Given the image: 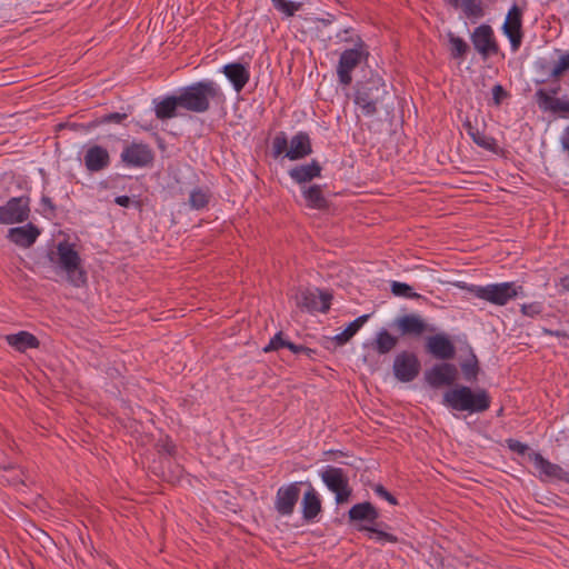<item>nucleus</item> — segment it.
<instances>
[{"mask_svg": "<svg viewBox=\"0 0 569 569\" xmlns=\"http://www.w3.org/2000/svg\"><path fill=\"white\" fill-rule=\"evenodd\" d=\"M335 21V16L331 13H327L325 18H317L316 22H319L323 26H329Z\"/></svg>", "mask_w": 569, "mask_h": 569, "instance_id": "864d4df0", "label": "nucleus"}, {"mask_svg": "<svg viewBox=\"0 0 569 569\" xmlns=\"http://www.w3.org/2000/svg\"><path fill=\"white\" fill-rule=\"evenodd\" d=\"M297 306L309 312L327 313L331 306L332 295L319 289H306L296 296Z\"/></svg>", "mask_w": 569, "mask_h": 569, "instance_id": "9d476101", "label": "nucleus"}, {"mask_svg": "<svg viewBox=\"0 0 569 569\" xmlns=\"http://www.w3.org/2000/svg\"><path fill=\"white\" fill-rule=\"evenodd\" d=\"M302 482H292L278 489L274 509L281 516H291L299 500Z\"/></svg>", "mask_w": 569, "mask_h": 569, "instance_id": "f8f14e48", "label": "nucleus"}, {"mask_svg": "<svg viewBox=\"0 0 569 569\" xmlns=\"http://www.w3.org/2000/svg\"><path fill=\"white\" fill-rule=\"evenodd\" d=\"M448 40L450 43V54L452 59H463L469 51L468 43L462 38L457 37L451 32L448 33Z\"/></svg>", "mask_w": 569, "mask_h": 569, "instance_id": "473e14b6", "label": "nucleus"}, {"mask_svg": "<svg viewBox=\"0 0 569 569\" xmlns=\"http://www.w3.org/2000/svg\"><path fill=\"white\" fill-rule=\"evenodd\" d=\"M59 266L67 273L68 281L74 287H81L87 281L86 271L81 267L79 253L68 242L58 244Z\"/></svg>", "mask_w": 569, "mask_h": 569, "instance_id": "423d86ee", "label": "nucleus"}, {"mask_svg": "<svg viewBox=\"0 0 569 569\" xmlns=\"http://www.w3.org/2000/svg\"><path fill=\"white\" fill-rule=\"evenodd\" d=\"M471 42L483 59L497 54L499 51L492 28L489 24L477 27L471 33Z\"/></svg>", "mask_w": 569, "mask_h": 569, "instance_id": "ddd939ff", "label": "nucleus"}, {"mask_svg": "<svg viewBox=\"0 0 569 569\" xmlns=\"http://www.w3.org/2000/svg\"><path fill=\"white\" fill-rule=\"evenodd\" d=\"M373 491L380 498L387 500L389 503L396 506L398 505V500L393 495H391L382 485H376L373 487Z\"/></svg>", "mask_w": 569, "mask_h": 569, "instance_id": "c03bdc74", "label": "nucleus"}, {"mask_svg": "<svg viewBox=\"0 0 569 569\" xmlns=\"http://www.w3.org/2000/svg\"><path fill=\"white\" fill-rule=\"evenodd\" d=\"M393 325L403 337L419 338L429 330L428 323L415 313L396 318Z\"/></svg>", "mask_w": 569, "mask_h": 569, "instance_id": "f3484780", "label": "nucleus"}, {"mask_svg": "<svg viewBox=\"0 0 569 569\" xmlns=\"http://www.w3.org/2000/svg\"><path fill=\"white\" fill-rule=\"evenodd\" d=\"M341 41L353 43V48L342 51L337 66L339 82L343 86H349L352 82V71L361 63L362 60L368 59L369 51L360 36H357L356 38H343Z\"/></svg>", "mask_w": 569, "mask_h": 569, "instance_id": "20e7f679", "label": "nucleus"}, {"mask_svg": "<svg viewBox=\"0 0 569 569\" xmlns=\"http://www.w3.org/2000/svg\"><path fill=\"white\" fill-rule=\"evenodd\" d=\"M502 415V408L498 411V416Z\"/></svg>", "mask_w": 569, "mask_h": 569, "instance_id": "680f3d73", "label": "nucleus"}, {"mask_svg": "<svg viewBox=\"0 0 569 569\" xmlns=\"http://www.w3.org/2000/svg\"><path fill=\"white\" fill-rule=\"evenodd\" d=\"M398 338L392 336L387 329L377 332L372 342L373 350L379 355H387L396 348Z\"/></svg>", "mask_w": 569, "mask_h": 569, "instance_id": "c85d7f7f", "label": "nucleus"}, {"mask_svg": "<svg viewBox=\"0 0 569 569\" xmlns=\"http://www.w3.org/2000/svg\"><path fill=\"white\" fill-rule=\"evenodd\" d=\"M370 315H362L355 319L352 322L348 325V327L340 333L333 337V340L338 346H343L347 343L357 332L358 330L368 321Z\"/></svg>", "mask_w": 569, "mask_h": 569, "instance_id": "7c9ffc66", "label": "nucleus"}, {"mask_svg": "<svg viewBox=\"0 0 569 569\" xmlns=\"http://www.w3.org/2000/svg\"><path fill=\"white\" fill-rule=\"evenodd\" d=\"M41 203L43 207L48 208L51 212H53L56 210V207H54L52 200L47 196H43L41 198Z\"/></svg>", "mask_w": 569, "mask_h": 569, "instance_id": "5fc2aeb1", "label": "nucleus"}, {"mask_svg": "<svg viewBox=\"0 0 569 569\" xmlns=\"http://www.w3.org/2000/svg\"><path fill=\"white\" fill-rule=\"evenodd\" d=\"M312 152L310 137L307 132L300 131L290 140V148L286 152V157L290 160H299L306 158Z\"/></svg>", "mask_w": 569, "mask_h": 569, "instance_id": "4be33fe9", "label": "nucleus"}, {"mask_svg": "<svg viewBox=\"0 0 569 569\" xmlns=\"http://www.w3.org/2000/svg\"><path fill=\"white\" fill-rule=\"evenodd\" d=\"M222 72L232 83V87L237 92H240L250 79L249 70L239 62L226 64Z\"/></svg>", "mask_w": 569, "mask_h": 569, "instance_id": "5701e85b", "label": "nucleus"}, {"mask_svg": "<svg viewBox=\"0 0 569 569\" xmlns=\"http://www.w3.org/2000/svg\"><path fill=\"white\" fill-rule=\"evenodd\" d=\"M522 9L518 4H513L506 17L502 26L503 33L510 40L513 50H518L522 40Z\"/></svg>", "mask_w": 569, "mask_h": 569, "instance_id": "4468645a", "label": "nucleus"}, {"mask_svg": "<svg viewBox=\"0 0 569 569\" xmlns=\"http://www.w3.org/2000/svg\"><path fill=\"white\" fill-rule=\"evenodd\" d=\"M543 310V307L540 302H531L521 305L520 311L523 316L535 318L539 316Z\"/></svg>", "mask_w": 569, "mask_h": 569, "instance_id": "37998d69", "label": "nucleus"}, {"mask_svg": "<svg viewBox=\"0 0 569 569\" xmlns=\"http://www.w3.org/2000/svg\"><path fill=\"white\" fill-rule=\"evenodd\" d=\"M507 91L503 89V87L501 84H496L493 88H492V96H493V101H495V104L499 106L501 103V100L507 97Z\"/></svg>", "mask_w": 569, "mask_h": 569, "instance_id": "de8ad7c7", "label": "nucleus"}, {"mask_svg": "<svg viewBox=\"0 0 569 569\" xmlns=\"http://www.w3.org/2000/svg\"><path fill=\"white\" fill-rule=\"evenodd\" d=\"M179 98L181 108L194 113H204L211 103L222 104L226 100L221 87L213 80H201L181 88Z\"/></svg>", "mask_w": 569, "mask_h": 569, "instance_id": "f257e3e1", "label": "nucleus"}, {"mask_svg": "<svg viewBox=\"0 0 569 569\" xmlns=\"http://www.w3.org/2000/svg\"><path fill=\"white\" fill-rule=\"evenodd\" d=\"M529 459L533 462L535 468L540 472V476L549 479L569 481V473L567 471H565L559 465L545 459L539 452L529 453Z\"/></svg>", "mask_w": 569, "mask_h": 569, "instance_id": "a211bd4d", "label": "nucleus"}, {"mask_svg": "<svg viewBox=\"0 0 569 569\" xmlns=\"http://www.w3.org/2000/svg\"><path fill=\"white\" fill-rule=\"evenodd\" d=\"M391 292L397 297H405L410 299H419L421 297L419 293L413 292L411 286L399 281H393L391 283Z\"/></svg>", "mask_w": 569, "mask_h": 569, "instance_id": "e433bc0d", "label": "nucleus"}, {"mask_svg": "<svg viewBox=\"0 0 569 569\" xmlns=\"http://www.w3.org/2000/svg\"><path fill=\"white\" fill-rule=\"evenodd\" d=\"M458 377V369L453 363L441 362L435 365L425 372L426 382L435 389L443 386H451L455 383Z\"/></svg>", "mask_w": 569, "mask_h": 569, "instance_id": "9b49d317", "label": "nucleus"}, {"mask_svg": "<svg viewBox=\"0 0 569 569\" xmlns=\"http://www.w3.org/2000/svg\"><path fill=\"white\" fill-rule=\"evenodd\" d=\"M321 479L327 488L336 495V502L338 505L349 500L352 490L349 486V478L343 469L327 466L326 469L321 471Z\"/></svg>", "mask_w": 569, "mask_h": 569, "instance_id": "0eeeda50", "label": "nucleus"}, {"mask_svg": "<svg viewBox=\"0 0 569 569\" xmlns=\"http://www.w3.org/2000/svg\"><path fill=\"white\" fill-rule=\"evenodd\" d=\"M289 350L296 355L303 353L308 358H312L316 355V350L308 348L306 346H302V345H296L293 342H292V346H289Z\"/></svg>", "mask_w": 569, "mask_h": 569, "instance_id": "a18cd8bd", "label": "nucleus"}, {"mask_svg": "<svg viewBox=\"0 0 569 569\" xmlns=\"http://www.w3.org/2000/svg\"><path fill=\"white\" fill-rule=\"evenodd\" d=\"M6 340L11 347L20 352H24L27 349L38 348L40 345L38 338L28 331L8 335Z\"/></svg>", "mask_w": 569, "mask_h": 569, "instance_id": "a878e982", "label": "nucleus"}, {"mask_svg": "<svg viewBox=\"0 0 569 569\" xmlns=\"http://www.w3.org/2000/svg\"><path fill=\"white\" fill-rule=\"evenodd\" d=\"M388 94V86L383 79L379 74H373L368 80L358 82L355 103L365 116L370 117L378 111L379 107H382Z\"/></svg>", "mask_w": 569, "mask_h": 569, "instance_id": "7ed1b4c3", "label": "nucleus"}, {"mask_svg": "<svg viewBox=\"0 0 569 569\" xmlns=\"http://www.w3.org/2000/svg\"><path fill=\"white\" fill-rule=\"evenodd\" d=\"M536 96L538 98L540 107L550 110L552 112H557V108L555 102L559 100V98H553L549 93H547L545 90L539 89L536 92Z\"/></svg>", "mask_w": 569, "mask_h": 569, "instance_id": "a19ab883", "label": "nucleus"}, {"mask_svg": "<svg viewBox=\"0 0 569 569\" xmlns=\"http://www.w3.org/2000/svg\"><path fill=\"white\" fill-rule=\"evenodd\" d=\"M469 291L478 299L485 300L495 306H506L518 297H525L522 286L516 282H499L487 286H471Z\"/></svg>", "mask_w": 569, "mask_h": 569, "instance_id": "39448f33", "label": "nucleus"}, {"mask_svg": "<svg viewBox=\"0 0 569 569\" xmlns=\"http://www.w3.org/2000/svg\"><path fill=\"white\" fill-rule=\"evenodd\" d=\"M273 7L283 12L287 17H292L302 7L301 2H293L287 0H271Z\"/></svg>", "mask_w": 569, "mask_h": 569, "instance_id": "58836bf2", "label": "nucleus"}, {"mask_svg": "<svg viewBox=\"0 0 569 569\" xmlns=\"http://www.w3.org/2000/svg\"><path fill=\"white\" fill-rule=\"evenodd\" d=\"M555 104L557 108V112L569 113V100L563 101V100L559 99L558 101L555 102Z\"/></svg>", "mask_w": 569, "mask_h": 569, "instance_id": "3c124183", "label": "nucleus"}, {"mask_svg": "<svg viewBox=\"0 0 569 569\" xmlns=\"http://www.w3.org/2000/svg\"><path fill=\"white\" fill-rule=\"evenodd\" d=\"M465 128L468 132V134L470 136V138H472V134H476V131H479L477 128H475L470 121H466L465 122Z\"/></svg>", "mask_w": 569, "mask_h": 569, "instance_id": "4d7b16f0", "label": "nucleus"}, {"mask_svg": "<svg viewBox=\"0 0 569 569\" xmlns=\"http://www.w3.org/2000/svg\"><path fill=\"white\" fill-rule=\"evenodd\" d=\"M302 196L309 208L325 210L329 207V201L323 196L322 188L319 184H312L303 188Z\"/></svg>", "mask_w": 569, "mask_h": 569, "instance_id": "bb28decb", "label": "nucleus"}, {"mask_svg": "<svg viewBox=\"0 0 569 569\" xmlns=\"http://www.w3.org/2000/svg\"><path fill=\"white\" fill-rule=\"evenodd\" d=\"M349 522H366V526H375L379 519L377 508L369 501L353 505L348 511Z\"/></svg>", "mask_w": 569, "mask_h": 569, "instance_id": "aec40b11", "label": "nucleus"}, {"mask_svg": "<svg viewBox=\"0 0 569 569\" xmlns=\"http://www.w3.org/2000/svg\"><path fill=\"white\" fill-rule=\"evenodd\" d=\"M556 66L562 71L569 70V52L562 54Z\"/></svg>", "mask_w": 569, "mask_h": 569, "instance_id": "09e8293b", "label": "nucleus"}, {"mask_svg": "<svg viewBox=\"0 0 569 569\" xmlns=\"http://www.w3.org/2000/svg\"><path fill=\"white\" fill-rule=\"evenodd\" d=\"M465 128L468 132V134L470 136V138H472V134H476V131H479L477 128H475L470 121H466L465 122Z\"/></svg>", "mask_w": 569, "mask_h": 569, "instance_id": "6e6d98bb", "label": "nucleus"}, {"mask_svg": "<svg viewBox=\"0 0 569 569\" xmlns=\"http://www.w3.org/2000/svg\"><path fill=\"white\" fill-rule=\"evenodd\" d=\"M288 144H290V142H288L287 137L283 132H280L279 134H277L272 141V149H273L274 157H278V156L282 154L283 152H287Z\"/></svg>", "mask_w": 569, "mask_h": 569, "instance_id": "79ce46f5", "label": "nucleus"}, {"mask_svg": "<svg viewBox=\"0 0 569 569\" xmlns=\"http://www.w3.org/2000/svg\"><path fill=\"white\" fill-rule=\"evenodd\" d=\"M176 446L167 440L164 443L160 445L159 452H166L168 456H172L174 453Z\"/></svg>", "mask_w": 569, "mask_h": 569, "instance_id": "8fccbe9b", "label": "nucleus"}, {"mask_svg": "<svg viewBox=\"0 0 569 569\" xmlns=\"http://www.w3.org/2000/svg\"><path fill=\"white\" fill-rule=\"evenodd\" d=\"M322 167L317 160H312L310 163L300 164L289 170L290 178L299 183H307L321 176Z\"/></svg>", "mask_w": 569, "mask_h": 569, "instance_id": "b1692460", "label": "nucleus"}, {"mask_svg": "<svg viewBox=\"0 0 569 569\" xmlns=\"http://www.w3.org/2000/svg\"><path fill=\"white\" fill-rule=\"evenodd\" d=\"M153 152L146 143L132 142L121 153V160L129 167H147L153 161Z\"/></svg>", "mask_w": 569, "mask_h": 569, "instance_id": "2eb2a0df", "label": "nucleus"}, {"mask_svg": "<svg viewBox=\"0 0 569 569\" xmlns=\"http://www.w3.org/2000/svg\"><path fill=\"white\" fill-rule=\"evenodd\" d=\"M420 369L421 363L413 352L401 351L395 357L393 375L401 382L413 381L419 376Z\"/></svg>", "mask_w": 569, "mask_h": 569, "instance_id": "1a4fd4ad", "label": "nucleus"}, {"mask_svg": "<svg viewBox=\"0 0 569 569\" xmlns=\"http://www.w3.org/2000/svg\"><path fill=\"white\" fill-rule=\"evenodd\" d=\"M442 403L457 411L483 412L490 408L491 398L486 389L473 391L467 386H457L443 393Z\"/></svg>", "mask_w": 569, "mask_h": 569, "instance_id": "f03ea898", "label": "nucleus"}, {"mask_svg": "<svg viewBox=\"0 0 569 569\" xmlns=\"http://www.w3.org/2000/svg\"><path fill=\"white\" fill-rule=\"evenodd\" d=\"M563 72L555 64L553 69L551 70V78L558 79Z\"/></svg>", "mask_w": 569, "mask_h": 569, "instance_id": "13d9d810", "label": "nucleus"}, {"mask_svg": "<svg viewBox=\"0 0 569 569\" xmlns=\"http://www.w3.org/2000/svg\"><path fill=\"white\" fill-rule=\"evenodd\" d=\"M127 118H128L127 113L112 112V113H108V114L101 116L99 118H96L94 120H92V121L88 122L87 124H84L83 128L87 131H90V130H93L94 128H97V127H99L101 124H107V123L120 124Z\"/></svg>", "mask_w": 569, "mask_h": 569, "instance_id": "2f4dec72", "label": "nucleus"}, {"mask_svg": "<svg viewBox=\"0 0 569 569\" xmlns=\"http://www.w3.org/2000/svg\"><path fill=\"white\" fill-rule=\"evenodd\" d=\"M471 139L477 146H479L486 150L496 151V149H497L496 139L485 134L481 131H476V134H472Z\"/></svg>", "mask_w": 569, "mask_h": 569, "instance_id": "ea45409f", "label": "nucleus"}, {"mask_svg": "<svg viewBox=\"0 0 569 569\" xmlns=\"http://www.w3.org/2000/svg\"><path fill=\"white\" fill-rule=\"evenodd\" d=\"M209 203V194L201 188L191 191L189 204L192 209L200 210Z\"/></svg>", "mask_w": 569, "mask_h": 569, "instance_id": "c9c22d12", "label": "nucleus"}, {"mask_svg": "<svg viewBox=\"0 0 569 569\" xmlns=\"http://www.w3.org/2000/svg\"><path fill=\"white\" fill-rule=\"evenodd\" d=\"M301 507L306 521L313 520L321 512V500L311 483L302 497Z\"/></svg>", "mask_w": 569, "mask_h": 569, "instance_id": "393cba45", "label": "nucleus"}, {"mask_svg": "<svg viewBox=\"0 0 569 569\" xmlns=\"http://www.w3.org/2000/svg\"><path fill=\"white\" fill-rule=\"evenodd\" d=\"M39 236L40 229L31 222L22 227L11 228L8 231V239L21 248L31 247Z\"/></svg>", "mask_w": 569, "mask_h": 569, "instance_id": "6ab92c4d", "label": "nucleus"}, {"mask_svg": "<svg viewBox=\"0 0 569 569\" xmlns=\"http://www.w3.org/2000/svg\"><path fill=\"white\" fill-rule=\"evenodd\" d=\"M383 527H387L385 522H377L375 526H358L357 529L369 532V538H375L378 542L397 543L399 541L398 537L385 531Z\"/></svg>", "mask_w": 569, "mask_h": 569, "instance_id": "c756f323", "label": "nucleus"}, {"mask_svg": "<svg viewBox=\"0 0 569 569\" xmlns=\"http://www.w3.org/2000/svg\"><path fill=\"white\" fill-rule=\"evenodd\" d=\"M459 8H461L466 17L471 20H478L485 14L481 0H466Z\"/></svg>", "mask_w": 569, "mask_h": 569, "instance_id": "72a5a7b5", "label": "nucleus"}, {"mask_svg": "<svg viewBox=\"0 0 569 569\" xmlns=\"http://www.w3.org/2000/svg\"><path fill=\"white\" fill-rule=\"evenodd\" d=\"M461 371L463 373V378L469 382H475L477 380L478 373L480 371L479 362L473 352L468 360L463 361L461 365Z\"/></svg>", "mask_w": 569, "mask_h": 569, "instance_id": "f704fd0d", "label": "nucleus"}, {"mask_svg": "<svg viewBox=\"0 0 569 569\" xmlns=\"http://www.w3.org/2000/svg\"><path fill=\"white\" fill-rule=\"evenodd\" d=\"M110 163V156L107 149L101 146L90 147L84 154V164L90 172H98L106 169Z\"/></svg>", "mask_w": 569, "mask_h": 569, "instance_id": "412c9836", "label": "nucleus"}, {"mask_svg": "<svg viewBox=\"0 0 569 569\" xmlns=\"http://www.w3.org/2000/svg\"><path fill=\"white\" fill-rule=\"evenodd\" d=\"M350 31V29H345L342 32L337 33V38L340 40L343 38H347V33Z\"/></svg>", "mask_w": 569, "mask_h": 569, "instance_id": "052dcab7", "label": "nucleus"}, {"mask_svg": "<svg viewBox=\"0 0 569 569\" xmlns=\"http://www.w3.org/2000/svg\"><path fill=\"white\" fill-rule=\"evenodd\" d=\"M292 346V342L283 338L282 331L277 332L269 341L267 346L262 348V351L268 353L277 351L280 348H288Z\"/></svg>", "mask_w": 569, "mask_h": 569, "instance_id": "4c0bfd02", "label": "nucleus"}, {"mask_svg": "<svg viewBox=\"0 0 569 569\" xmlns=\"http://www.w3.org/2000/svg\"><path fill=\"white\" fill-rule=\"evenodd\" d=\"M560 284L563 290H569V276H565L560 279Z\"/></svg>", "mask_w": 569, "mask_h": 569, "instance_id": "bf43d9fd", "label": "nucleus"}, {"mask_svg": "<svg viewBox=\"0 0 569 569\" xmlns=\"http://www.w3.org/2000/svg\"><path fill=\"white\" fill-rule=\"evenodd\" d=\"M426 350L439 360H451L456 356L453 342L443 333H437L427 338Z\"/></svg>", "mask_w": 569, "mask_h": 569, "instance_id": "dca6fc26", "label": "nucleus"}, {"mask_svg": "<svg viewBox=\"0 0 569 569\" xmlns=\"http://www.w3.org/2000/svg\"><path fill=\"white\" fill-rule=\"evenodd\" d=\"M181 108V102L178 96H168L160 102L156 103V117L160 120L171 119L178 116L177 109Z\"/></svg>", "mask_w": 569, "mask_h": 569, "instance_id": "cd10ccee", "label": "nucleus"}, {"mask_svg": "<svg viewBox=\"0 0 569 569\" xmlns=\"http://www.w3.org/2000/svg\"><path fill=\"white\" fill-rule=\"evenodd\" d=\"M114 202L120 207H129L131 203V199L128 196H118L114 198Z\"/></svg>", "mask_w": 569, "mask_h": 569, "instance_id": "603ef678", "label": "nucleus"}, {"mask_svg": "<svg viewBox=\"0 0 569 569\" xmlns=\"http://www.w3.org/2000/svg\"><path fill=\"white\" fill-rule=\"evenodd\" d=\"M30 198L28 196L13 197L6 204L0 206V223H21L30 217Z\"/></svg>", "mask_w": 569, "mask_h": 569, "instance_id": "6e6552de", "label": "nucleus"}, {"mask_svg": "<svg viewBox=\"0 0 569 569\" xmlns=\"http://www.w3.org/2000/svg\"><path fill=\"white\" fill-rule=\"evenodd\" d=\"M507 442H508L509 449L519 455H525L529 449V447L526 443H522L515 439H509Z\"/></svg>", "mask_w": 569, "mask_h": 569, "instance_id": "49530a36", "label": "nucleus"}]
</instances>
